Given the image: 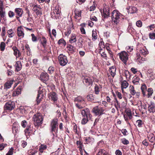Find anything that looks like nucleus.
Masks as SVG:
<instances>
[{
  "mask_svg": "<svg viewBox=\"0 0 155 155\" xmlns=\"http://www.w3.org/2000/svg\"><path fill=\"white\" fill-rule=\"evenodd\" d=\"M122 15L117 10H114L111 13V19L112 23L117 25L119 22V19L122 17Z\"/></svg>",
  "mask_w": 155,
  "mask_h": 155,
  "instance_id": "1",
  "label": "nucleus"
},
{
  "mask_svg": "<svg viewBox=\"0 0 155 155\" xmlns=\"http://www.w3.org/2000/svg\"><path fill=\"white\" fill-rule=\"evenodd\" d=\"M33 119L34 124L36 127H38L42 124L43 116L40 114H35L33 117Z\"/></svg>",
  "mask_w": 155,
  "mask_h": 155,
  "instance_id": "2",
  "label": "nucleus"
},
{
  "mask_svg": "<svg viewBox=\"0 0 155 155\" xmlns=\"http://www.w3.org/2000/svg\"><path fill=\"white\" fill-rule=\"evenodd\" d=\"M118 55L119 56L120 59L125 65L127 64V62L128 60L129 55L128 53L125 51H122L119 53Z\"/></svg>",
  "mask_w": 155,
  "mask_h": 155,
  "instance_id": "3",
  "label": "nucleus"
},
{
  "mask_svg": "<svg viewBox=\"0 0 155 155\" xmlns=\"http://www.w3.org/2000/svg\"><path fill=\"white\" fill-rule=\"evenodd\" d=\"M104 110L103 107L96 106L93 108L92 112L95 115L99 116L104 114Z\"/></svg>",
  "mask_w": 155,
  "mask_h": 155,
  "instance_id": "4",
  "label": "nucleus"
},
{
  "mask_svg": "<svg viewBox=\"0 0 155 155\" xmlns=\"http://www.w3.org/2000/svg\"><path fill=\"white\" fill-rule=\"evenodd\" d=\"M15 103L13 101H11L7 102L4 107L5 110H11L15 107Z\"/></svg>",
  "mask_w": 155,
  "mask_h": 155,
  "instance_id": "5",
  "label": "nucleus"
},
{
  "mask_svg": "<svg viewBox=\"0 0 155 155\" xmlns=\"http://www.w3.org/2000/svg\"><path fill=\"white\" fill-rule=\"evenodd\" d=\"M83 82L86 84L89 85L92 84L94 81V78L92 77L84 75L82 77Z\"/></svg>",
  "mask_w": 155,
  "mask_h": 155,
  "instance_id": "6",
  "label": "nucleus"
},
{
  "mask_svg": "<svg viewBox=\"0 0 155 155\" xmlns=\"http://www.w3.org/2000/svg\"><path fill=\"white\" fill-rule=\"evenodd\" d=\"M59 62L61 66H65L68 62L66 56L62 54H60L58 57Z\"/></svg>",
  "mask_w": 155,
  "mask_h": 155,
  "instance_id": "7",
  "label": "nucleus"
},
{
  "mask_svg": "<svg viewBox=\"0 0 155 155\" xmlns=\"http://www.w3.org/2000/svg\"><path fill=\"white\" fill-rule=\"evenodd\" d=\"M58 120L56 118H54L52 120L51 123V131H55L56 129L58 128Z\"/></svg>",
  "mask_w": 155,
  "mask_h": 155,
  "instance_id": "8",
  "label": "nucleus"
},
{
  "mask_svg": "<svg viewBox=\"0 0 155 155\" xmlns=\"http://www.w3.org/2000/svg\"><path fill=\"white\" fill-rule=\"evenodd\" d=\"M102 16L104 18H107L110 15V9L107 6L104 7L103 13L101 12Z\"/></svg>",
  "mask_w": 155,
  "mask_h": 155,
  "instance_id": "9",
  "label": "nucleus"
},
{
  "mask_svg": "<svg viewBox=\"0 0 155 155\" xmlns=\"http://www.w3.org/2000/svg\"><path fill=\"white\" fill-rule=\"evenodd\" d=\"M5 15V9L4 7L2 2L0 1V16L1 18L4 19Z\"/></svg>",
  "mask_w": 155,
  "mask_h": 155,
  "instance_id": "10",
  "label": "nucleus"
},
{
  "mask_svg": "<svg viewBox=\"0 0 155 155\" xmlns=\"http://www.w3.org/2000/svg\"><path fill=\"white\" fill-rule=\"evenodd\" d=\"M82 117L91 118L92 116L90 114V111L88 108L82 110L81 112Z\"/></svg>",
  "mask_w": 155,
  "mask_h": 155,
  "instance_id": "11",
  "label": "nucleus"
},
{
  "mask_svg": "<svg viewBox=\"0 0 155 155\" xmlns=\"http://www.w3.org/2000/svg\"><path fill=\"white\" fill-rule=\"evenodd\" d=\"M49 97L52 101L54 102L56 101L58 99L57 94L54 92H51L49 94Z\"/></svg>",
  "mask_w": 155,
  "mask_h": 155,
  "instance_id": "12",
  "label": "nucleus"
},
{
  "mask_svg": "<svg viewBox=\"0 0 155 155\" xmlns=\"http://www.w3.org/2000/svg\"><path fill=\"white\" fill-rule=\"evenodd\" d=\"M17 30L18 36L23 38L25 35L23 28L21 26L18 27L17 28Z\"/></svg>",
  "mask_w": 155,
  "mask_h": 155,
  "instance_id": "13",
  "label": "nucleus"
},
{
  "mask_svg": "<svg viewBox=\"0 0 155 155\" xmlns=\"http://www.w3.org/2000/svg\"><path fill=\"white\" fill-rule=\"evenodd\" d=\"M40 79L43 81H46L48 79V74L45 72L41 73L40 77Z\"/></svg>",
  "mask_w": 155,
  "mask_h": 155,
  "instance_id": "14",
  "label": "nucleus"
},
{
  "mask_svg": "<svg viewBox=\"0 0 155 155\" xmlns=\"http://www.w3.org/2000/svg\"><path fill=\"white\" fill-rule=\"evenodd\" d=\"M19 127L18 125L16 123H14L13 124L12 128L13 133L15 135L19 132Z\"/></svg>",
  "mask_w": 155,
  "mask_h": 155,
  "instance_id": "15",
  "label": "nucleus"
},
{
  "mask_svg": "<svg viewBox=\"0 0 155 155\" xmlns=\"http://www.w3.org/2000/svg\"><path fill=\"white\" fill-rule=\"evenodd\" d=\"M43 95L42 91H38L36 99V101L37 104H38L40 103L41 101L43 98Z\"/></svg>",
  "mask_w": 155,
  "mask_h": 155,
  "instance_id": "16",
  "label": "nucleus"
},
{
  "mask_svg": "<svg viewBox=\"0 0 155 155\" xmlns=\"http://www.w3.org/2000/svg\"><path fill=\"white\" fill-rule=\"evenodd\" d=\"M74 101L76 103H81L82 104H85V101L84 98L81 96H78L76 97L74 100Z\"/></svg>",
  "mask_w": 155,
  "mask_h": 155,
  "instance_id": "17",
  "label": "nucleus"
},
{
  "mask_svg": "<svg viewBox=\"0 0 155 155\" xmlns=\"http://www.w3.org/2000/svg\"><path fill=\"white\" fill-rule=\"evenodd\" d=\"M128 12L130 14L136 13L137 11V8L134 6H130L127 8Z\"/></svg>",
  "mask_w": 155,
  "mask_h": 155,
  "instance_id": "18",
  "label": "nucleus"
},
{
  "mask_svg": "<svg viewBox=\"0 0 155 155\" xmlns=\"http://www.w3.org/2000/svg\"><path fill=\"white\" fill-rule=\"evenodd\" d=\"M53 12L55 15V18L56 19L58 18V17L60 15L61 13L60 10L58 7H56L54 10Z\"/></svg>",
  "mask_w": 155,
  "mask_h": 155,
  "instance_id": "19",
  "label": "nucleus"
},
{
  "mask_svg": "<svg viewBox=\"0 0 155 155\" xmlns=\"http://www.w3.org/2000/svg\"><path fill=\"white\" fill-rule=\"evenodd\" d=\"M12 49L14 51V54L17 57H19L21 55L20 52L18 50L17 48L15 46H13Z\"/></svg>",
  "mask_w": 155,
  "mask_h": 155,
  "instance_id": "20",
  "label": "nucleus"
},
{
  "mask_svg": "<svg viewBox=\"0 0 155 155\" xmlns=\"http://www.w3.org/2000/svg\"><path fill=\"white\" fill-rule=\"evenodd\" d=\"M14 81L13 80H11L10 81H8L5 84V87L7 89H9L10 88Z\"/></svg>",
  "mask_w": 155,
  "mask_h": 155,
  "instance_id": "21",
  "label": "nucleus"
},
{
  "mask_svg": "<svg viewBox=\"0 0 155 155\" xmlns=\"http://www.w3.org/2000/svg\"><path fill=\"white\" fill-rule=\"evenodd\" d=\"M15 11L17 15L21 17L22 16L23 11L22 9L19 8H16Z\"/></svg>",
  "mask_w": 155,
  "mask_h": 155,
  "instance_id": "22",
  "label": "nucleus"
},
{
  "mask_svg": "<svg viewBox=\"0 0 155 155\" xmlns=\"http://www.w3.org/2000/svg\"><path fill=\"white\" fill-rule=\"evenodd\" d=\"M74 18L76 19H78L79 17H81V11L80 10L75 9L74 11Z\"/></svg>",
  "mask_w": 155,
  "mask_h": 155,
  "instance_id": "23",
  "label": "nucleus"
},
{
  "mask_svg": "<svg viewBox=\"0 0 155 155\" xmlns=\"http://www.w3.org/2000/svg\"><path fill=\"white\" fill-rule=\"evenodd\" d=\"M77 41L76 36L74 34H72L69 40V42L70 43H75Z\"/></svg>",
  "mask_w": 155,
  "mask_h": 155,
  "instance_id": "24",
  "label": "nucleus"
},
{
  "mask_svg": "<svg viewBox=\"0 0 155 155\" xmlns=\"http://www.w3.org/2000/svg\"><path fill=\"white\" fill-rule=\"evenodd\" d=\"M15 71H20L22 67L21 63L20 61H18L16 62V63L15 65Z\"/></svg>",
  "mask_w": 155,
  "mask_h": 155,
  "instance_id": "25",
  "label": "nucleus"
},
{
  "mask_svg": "<svg viewBox=\"0 0 155 155\" xmlns=\"http://www.w3.org/2000/svg\"><path fill=\"white\" fill-rule=\"evenodd\" d=\"M140 53L141 55L145 56L148 54V52L147 49L145 48H141L139 50Z\"/></svg>",
  "mask_w": 155,
  "mask_h": 155,
  "instance_id": "26",
  "label": "nucleus"
},
{
  "mask_svg": "<svg viewBox=\"0 0 155 155\" xmlns=\"http://www.w3.org/2000/svg\"><path fill=\"white\" fill-rule=\"evenodd\" d=\"M116 68L114 66L111 67L110 68L109 72L110 73L111 76L114 77L116 74Z\"/></svg>",
  "mask_w": 155,
  "mask_h": 155,
  "instance_id": "27",
  "label": "nucleus"
},
{
  "mask_svg": "<svg viewBox=\"0 0 155 155\" xmlns=\"http://www.w3.org/2000/svg\"><path fill=\"white\" fill-rule=\"evenodd\" d=\"M73 27H69L67 31L64 32V35L65 36H68L71 33V31L73 30Z\"/></svg>",
  "mask_w": 155,
  "mask_h": 155,
  "instance_id": "28",
  "label": "nucleus"
},
{
  "mask_svg": "<svg viewBox=\"0 0 155 155\" xmlns=\"http://www.w3.org/2000/svg\"><path fill=\"white\" fill-rule=\"evenodd\" d=\"M87 99L90 101H92L94 100H96V98L94 97V95L93 94L88 95L87 97Z\"/></svg>",
  "mask_w": 155,
  "mask_h": 155,
  "instance_id": "29",
  "label": "nucleus"
},
{
  "mask_svg": "<svg viewBox=\"0 0 155 155\" xmlns=\"http://www.w3.org/2000/svg\"><path fill=\"white\" fill-rule=\"evenodd\" d=\"M26 10L27 11L26 13H27L28 15L27 20L28 22H31L32 20V18L31 17V15L30 14V12L28 8H26Z\"/></svg>",
  "mask_w": 155,
  "mask_h": 155,
  "instance_id": "30",
  "label": "nucleus"
},
{
  "mask_svg": "<svg viewBox=\"0 0 155 155\" xmlns=\"http://www.w3.org/2000/svg\"><path fill=\"white\" fill-rule=\"evenodd\" d=\"M129 88L130 94L132 95H135V94L136 93V92L134 90V88L133 86L132 85H130Z\"/></svg>",
  "mask_w": 155,
  "mask_h": 155,
  "instance_id": "31",
  "label": "nucleus"
},
{
  "mask_svg": "<svg viewBox=\"0 0 155 155\" xmlns=\"http://www.w3.org/2000/svg\"><path fill=\"white\" fill-rule=\"evenodd\" d=\"M90 117H82V120L81 121V123L82 124H86L88 120L91 119Z\"/></svg>",
  "mask_w": 155,
  "mask_h": 155,
  "instance_id": "32",
  "label": "nucleus"
},
{
  "mask_svg": "<svg viewBox=\"0 0 155 155\" xmlns=\"http://www.w3.org/2000/svg\"><path fill=\"white\" fill-rule=\"evenodd\" d=\"M129 85L128 83L125 80L123 81L121 84V87L122 88H126Z\"/></svg>",
  "mask_w": 155,
  "mask_h": 155,
  "instance_id": "33",
  "label": "nucleus"
},
{
  "mask_svg": "<svg viewBox=\"0 0 155 155\" xmlns=\"http://www.w3.org/2000/svg\"><path fill=\"white\" fill-rule=\"evenodd\" d=\"M142 94L144 96L146 95L145 92L147 90V87L145 84L142 85L141 87Z\"/></svg>",
  "mask_w": 155,
  "mask_h": 155,
  "instance_id": "34",
  "label": "nucleus"
},
{
  "mask_svg": "<svg viewBox=\"0 0 155 155\" xmlns=\"http://www.w3.org/2000/svg\"><path fill=\"white\" fill-rule=\"evenodd\" d=\"M47 147V146L46 145L41 144L39 147V151L41 153H42L43 152L44 150L46 149Z\"/></svg>",
  "mask_w": 155,
  "mask_h": 155,
  "instance_id": "35",
  "label": "nucleus"
},
{
  "mask_svg": "<svg viewBox=\"0 0 155 155\" xmlns=\"http://www.w3.org/2000/svg\"><path fill=\"white\" fill-rule=\"evenodd\" d=\"M149 110L150 112L153 113L155 112V108L154 105L151 104L148 107Z\"/></svg>",
  "mask_w": 155,
  "mask_h": 155,
  "instance_id": "36",
  "label": "nucleus"
},
{
  "mask_svg": "<svg viewBox=\"0 0 155 155\" xmlns=\"http://www.w3.org/2000/svg\"><path fill=\"white\" fill-rule=\"evenodd\" d=\"M7 33L9 35L8 37L10 38H12L14 35V33L12 29H10L7 31Z\"/></svg>",
  "mask_w": 155,
  "mask_h": 155,
  "instance_id": "37",
  "label": "nucleus"
},
{
  "mask_svg": "<svg viewBox=\"0 0 155 155\" xmlns=\"http://www.w3.org/2000/svg\"><path fill=\"white\" fill-rule=\"evenodd\" d=\"M85 104H80L79 103H75V105L76 107L79 109H82L85 107Z\"/></svg>",
  "mask_w": 155,
  "mask_h": 155,
  "instance_id": "38",
  "label": "nucleus"
},
{
  "mask_svg": "<svg viewBox=\"0 0 155 155\" xmlns=\"http://www.w3.org/2000/svg\"><path fill=\"white\" fill-rule=\"evenodd\" d=\"M92 40L95 41L97 38V36L96 32L95 31H93L92 33Z\"/></svg>",
  "mask_w": 155,
  "mask_h": 155,
  "instance_id": "39",
  "label": "nucleus"
},
{
  "mask_svg": "<svg viewBox=\"0 0 155 155\" xmlns=\"http://www.w3.org/2000/svg\"><path fill=\"white\" fill-rule=\"evenodd\" d=\"M106 154L104 150L102 149H100L98 150V152L96 155H104V154Z\"/></svg>",
  "mask_w": 155,
  "mask_h": 155,
  "instance_id": "40",
  "label": "nucleus"
},
{
  "mask_svg": "<svg viewBox=\"0 0 155 155\" xmlns=\"http://www.w3.org/2000/svg\"><path fill=\"white\" fill-rule=\"evenodd\" d=\"M139 78L137 77H134L133 78V83L134 84H137L139 83Z\"/></svg>",
  "mask_w": 155,
  "mask_h": 155,
  "instance_id": "41",
  "label": "nucleus"
},
{
  "mask_svg": "<svg viewBox=\"0 0 155 155\" xmlns=\"http://www.w3.org/2000/svg\"><path fill=\"white\" fill-rule=\"evenodd\" d=\"M136 124L138 127H141L143 126V122L141 120H137L136 122Z\"/></svg>",
  "mask_w": 155,
  "mask_h": 155,
  "instance_id": "42",
  "label": "nucleus"
},
{
  "mask_svg": "<svg viewBox=\"0 0 155 155\" xmlns=\"http://www.w3.org/2000/svg\"><path fill=\"white\" fill-rule=\"evenodd\" d=\"M41 42L42 45L43 46V47H45V45L47 42V41L46 38L44 37H43L42 39H41Z\"/></svg>",
  "mask_w": 155,
  "mask_h": 155,
  "instance_id": "43",
  "label": "nucleus"
},
{
  "mask_svg": "<svg viewBox=\"0 0 155 155\" xmlns=\"http://www.w3.org/2000/svg\"><path fill=\"white\" fill-rule=\"evenodd\" d=\"M6 33V28L5 27H3L2 28V31L1 34V36L3 37L4 36Z\"/></svg>",
  "mask_w": 155,
  "mask_h": 155,
  "instance_id": "44",
  "label": "nucleus"
},
{
  "mask_svg": "<svg viewBox=\"0 0 155 155\" xmlns=\"http://www.w3.org/2000/svg\"><path fill=\"white\" fill-rule=\"evenodd\" d=\"M127 116L130 119H131L132 118V116L130 110H127L126 111V114Z\"/></svg>",
  "mask_w": 155,
  "mask_h": 155,
  "instance_id": "45",
  "label": "nucleus"
},
{
  "mask_svg": "<svg viewBox=\"0 0 155 155\" xmlns=\"http://www.w3.org/2000/svg\"><path fill=\"white\" fill-rule=\"evenodd\" d=\"M31 130L30 129V126H27L26 129L25 130V133L26 136H27V135H28L29 134Z\"/></svg>",
  "mask_w": 155,
  "mask_h": 155,
  "instance_id": "46",
  "label": "nucleus"
},
{
  "mask_svg": "<svg viewBox=\"0 0 155 155\" xmlns=\"http://www.w3.org/2000/svg\"><path fill=\"white\" fill-rule=\"evenodd\" d=\"M100 91V88L97 85H96L94 87V91L95 94H98Z\"/></svg>",
  "mask_w": 155,
  "mask_h": 155,
  "instance_id": "47",
  "label": "nucleus"
},
{
  "mask_svg": "<svg viewBox=\"0 0 155 155\" xmlns=\"http://www.w3.org/2000/svg\"><path fill=\"white\" fill-rule=\"evenodd\" d=\"M5 44L4 42H2L0 44V49L2 51H3L5 49Z\"/></svg>",
  "mask_w": 155,
  "mask_h": 155,
  "instance_id": "48",
  "label": "nucleus"
},
{
  "mask_svg": "<svg viewBox=\"0 0 155 155\" xmlns=\"http://www.w3.org/2000/svg\"><path fill=\"white\" fill-rule=\"evenodd\" d=\"M99 53L101 54L102 57L106 59L107 55L104 52H102V50H101L99 51Z\"/></svg>",
  "mask_w": 155,
  "mask_h": 155,
  "instance_id": "49",
  "label": "nucleus"
},
{
  "mask_svg": "<svg viewBox=\"0 0 155 155\" xmlns=\"http://www.w3.org/2000/svg\"><path fill=\"white\" fill-rule=\"evenodd\" d=\"M122 143L124 144L127 145L129 143V141L125 138H123L121 140Z\"/></svg>",
  "mask_w": 155,
  "mask_h": 155,
  "instance_id": "50",
  "label": "nucleus"
},
{
  "mask_svg": "<svg viewBox=\"0 0 155 155\" xmlns=\"http://www.w3.org/2000/svg\"><path fill=\"white\" fill-rule=\"evenodd\" d=\"M147 92H148V97H150L153 93V90L151 88H149L148 89Z\"/></svg>",
  "mask_w": 155,
  "mask_h": 155,
  "instance_id": "51",
  "label": "nucleus"
},
{
  "mask_svg": "<svg viewBox=\"0 0 155 155\" xmlns=\"http://www.w3.org/2000/svg\"><path fill=\"white\" fill-rule=\"evenodd\" d=\"M149 37L150 39H154L155 38V33L154 32L150 33Z\"/></svg>",
  "mask_w": 155,
  "mask_h": 155,
  "instance_id": "52",
  "label": "nucleus"
},
{
  "mask_svg": "<svg viewBox=\"0 0 155 155\" xmlns=\"http://www.w3.org/2000/svg\"><path fill=\"white\" fill-rule=\"evenodd\" d=\"M82 42V41H78L76 44L77 47L79 48H82L83 46Z\"/></svg>",
  "mask_w": 155,
  "mask_h": 155,
  "instance_id": "53",
  "label": "nucleus"
},
{
  "mask_svg": "<svg viewBox=\"0 0 155 155\" xmlns=\"http://www.w3.org/2000/svg\"><path fill=\"white\" fill-rule=\"evenodd\" d=\"M21 125L22 127L23 128H25L27 125V122L26 120H24L21 121Z\"/></svg>",
  "mask_w": 155,
  "mask_h": 155,
  "instance_id": "54",
  "label": "nucleus"
},
{
  "mask_svg": "<svg viewBox=\"0 0 155 155\" xmlns=\"http://www.w3.org/2000/svg\"><path fill=\"white\" fill-rule=\"evenodd\" d=\"M155 27V26L154 24L151 25L150 26L147 27V28L148 29L149 31L152 30L154 29Z\"/></svg>",
  "mask_w": 155,
  "mask_h": 155,
  "instance_id": "55",
  "label": "nucleus"
},
{
  "mask_svg": "<svg viewBox=\"0 0 155 155\" xmlns=\"http://www.w3.org/2000/svg\"><path fill=\"white\" fill-rule=\"evenodd\" d=\"M137 26L138 27H140L142 25V22L140 20H138L136 22Z\"/></svg>",
  "mask_w": 155,
  "mask_h": 155,
  "instance_id": "56",
  "label": "nucleus"
},
{
  "mask_svg": "<svg viewBox=\"0 0 155 155\" xmlns=\"http://www.w3.org/2000/svg\"><path fill=\"white\" fill-rule=\"evenodd\" d=\"M8 15L9 18H11L15 15V13L13 12L10 11L8 12Z\"/></svg>",
  "mask_w": 155,
  "mask_h": 155,
  "instance_id": "57",
  "label": "nucleus"
},
{
  "mask_svg": "<svg viewBox=\"0 0 155 155\" xmlns=\"http://www.w3.org/2000/svg\"><path fill=\"white\" fill-rule=\"evenodd\" d=\"M31 36L32 37V40L33 42H36L37 41V38L35 36L34 34H31Z\"/></svg>",
  "mask_w": 155,
  "mask_h": 155,
  "instance_id": "58",
  "label": "nucleus"
},
{
  "mask_svg": "<svg viewBox=\"0 0 155 155\" xmlns=\"http://www.w3.org/2000/svg\"><path fill=\"white\" fill-rule=\"evenodd\" d=\"M54 70V67H50L48 69V71L49 72V73H52Z\"/></svg>",
  "mask_w": 155,
  "mask_h": 155,
  "instance_id": "59",
  "label": "nucleus"
},
{
  "mask_svg": "<svg viewBox=\"0 0 155 155\" xmlns=\"http://www.w3.org/2000/svg\"><path fill=\"white\" fill-rule=\"evenodd\" d=\"M13 148H11L10 150H9L8 153L6 154V155H12L13 154Z\"/></svg>",
  "mask_w": 155,
  "mask_h": 155,
  "instance_id": "60",
  "label": "nucleus"
},
{
  "mask_svg": "<svg viewBox=\"0 0 155 155\" xmlns=\"http://www.w3.org/2000/svg\"><path fill=\"white\" fill-rule=\"evenodd\" d=\"M133 47H131L130 46H127L126 47V49L127 50V52H131L133 50Z\"/></svg>",
  "mask_w": 155,
  "mask_h": 155,
  "instance_id": "61",
  "label": "nucleus"
},
{
  "mask_svg": "<svg viewBox=\"0 0 155 155\" xmlns=\"http://www.w3.org/2000/svg\"><path fill=\"white\" fill-rule=\"evenodd\" d=\"M7 146L6 144L5 143H1L0 144V150H2L5 147Z\"/></svg>",
  "mask_w": 155,
  "mask_h": 155,
  "instance_id": "62",
  "label": "nucleus"
},
{
  "mask_svg": "<svg viewBox=\"0 0 155 155\" xmlns=\"http://www.w3.org/2000/svg\"><path fill=\"white\" fill-rule=\"evenodd\" d=\"M13 73V71L10 69H9L8 70L7 74L8 76H10L12 75Z\"/></svg>",
  "mask_w": 155,
  "mask_h": 155,
  "instance_id": "63",
  "label": "nucleus"
},
{
  "mask_svg": "<svg viewBox=\"0 0 155 155\" xmlns=\"http://www.w3.org/2000/svg\"><path fill=\"white\" fill-rule=\"evenodd\" d=\"M115 153L116 155H122V154L121 151L119 150H117L116 151Z\"/></svg>",
  "mask_w": 155,
  "mask_h": 155,
  "instance_id": "64",
  "label": "nucleus"
}]
</instances>
